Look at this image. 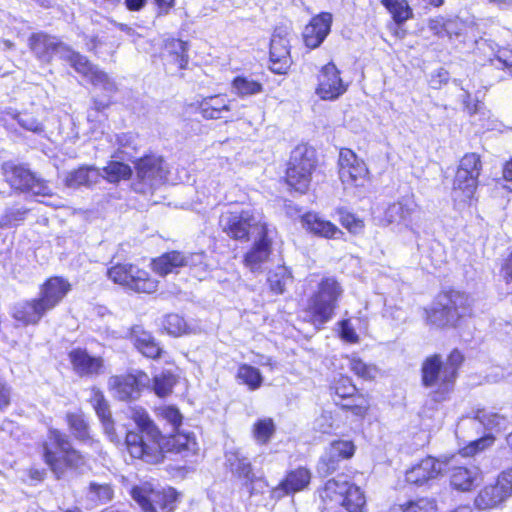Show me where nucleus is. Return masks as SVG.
Instances as JSON below:
<instances>
[{"instance_id": "nucleus-26", "label": "nucleus", "mask_w": 512, "mask_h": 512, "mask_svg": "<svg viewBox=\"0 0 512 512\" xmlns=\"http://www.w3.org/2000/svg\"><path fill=\"white\" fill-rule=\"evenodd\" d=\"M312 479V470L305 465H299L285 472L277 485L273 487L272 493L277 498L294 496L297 493L308 490Z\"/></svg>"}, {"instance_id": "nucleus-11", "label": "nucleus", "mask_w": 512, "mask_h": 512, "mask_svg": "<svg viewBox=\"0 0 512 512\" xmlns=\"http://www.w3.org/2000/svg\"><path fill=\"white\" fill-rule=\"evenodd\" d=\"M129 495L142 512H174L181 499V493L176 488H156L150 482L133 485Z\"/></svg>"}, {"instance_id": "nucleus-59", "label": "nucleus", "mask_w": 512, "mask_h": 512, "mask_svg": "<svg viewBox=\"0 0 512 512\" xmlns=\"http://www.w3.org/2000/svg\"><path fill=\"white\" fill-rule=\"evenodd\" d=\"M494 442L495 436L492 434H486L476 440L471 441L466 448L470 454H476L490 447Z\"/></svg>"}, {"instance_id": "nucleus-51", "label": "nucleus", "mask_w": 512, "mask_h": 512, "mask_svg": "<svg viewBox=\"0 0 512 512\" xmlns=\"http://www.w3.org/2000/svg\"><path fill=\"white\" fill-rule=\"evenodd\" d=\"M178 380L177 376L170 371H164L152 379V390L159 398L169 396Z\"/></svg>"}, {"instance_id": "nucleus-36", "label": "nucleus", "mask_w": 512, "mask_h": 512, "mask_svg": "<svg viewBox=\"0 0 512 512\" xmlns=\"http://www.w3.org/2000/svg\"><path fill=\"white\" fill-rule=\"evenodd\" d=\"M509 499L508 495L494 481L483 486L477 493L474 504L478 509L491 510L501 506Z\"/></svg>"}, {"instance_id": "nucleus-14", "label": "nucleus", "mask_w": 512, "mask_h": 512, "mask_svg": "<svg viewBox=\"0 0 512 512\" xmlns=\"http://www.w3.org/2000/svg\"><path fill=\"white\" fill-rule=\"evenodd\" d=\"M261 224L266 221L257 220L252 210H228L219 217V226L226 236L237 242H249L251 230H256L259 235Z\"/></svg>"}, {"instance_id": "nucleus-57", "label": "nucleus", "mask_w": 512, "mask_h": 512, "mask_svg": "<svg viewBox=\"0 0 512 512\" xmlns=\"http://www.w3.org/2000/svg\"><path fill=\"white\" fill-rule=\"evenodd\" d=\"M315 429L321 434L330 435L334 429V416L332 411H323L315 419Z\"/></svg>"}, {"instance_id": "nucleus-16", "label": "nucleus", "mask_w": 512, "mask_h": 512, "mask_svg": "<svg viewBox=\"0 0 512 512\" xmlns=\"http://www.w3.org/2000/svg\"><path fill=\"white\" fill-rule=\"evenodd\" d=\"M444 473L451 491L470 493L483 482V472L479 466L472 463H455L453 457L445 456Z\"/></svg>"}, {"instance_id": "nucleus-56", "label": "nucleus", "mask_w": 512, "mask_h": 512, "mask_svg": "<svg viewBox=\"0 0 512 512\" xmlns=\"http://www.w3.org/2000/svg\"><path fill=\"white\" fill-rule=\"evenodd\" d=\"M89 492L93 495L94 499L102 504L111 501L114 497V490L111 484H99L91 482L88 486Z\"/></svg>"}, {"instance_id": "nucleus-15", "label": "nucleus", "mask_w": 512, "mask_h": 512, "mask_svg": "<svg viewBox=\"0 0 512 512\" xmlns=\"http://www.w3.org/2000/svg\"><path fill=\"white\" fill-rule=\"evenodd\" d=\"M190 43L175 36L163 39L160 57L164 70L171 77L184 78L190 69Z\"/></svg>"}, {"instance_id": "nucleus-10", "label": "nucleus", "mask_w": 512, "mask_h": 512, "mask_svg": "<svg viewBox=\"0 0 512 512\" xmlns=\"http://www.w3.org/2000/svg\"><path fill=\"white\" fill-rule=\"evenodd\" d=\"M317 494L325 505L341 507L347 512H366L364 491L354 482L329 478L317 488Z\"/></svg>"}, {"instance_id": "nucleus-3", "label": "nucleus", "mask_w": 512, "mask_h": 512, "mask_svg": "<svg viewBox=\"0 0 512 512\" xmlns=\"http://www.w3.org/2000/svg\"><path fill=\"white\" fill-rule=\"evenodd\" d=\"M464 362L465 355L458 348H453L445 360L439 353L426 356L420 367L421 385L433 389L434 400H446L454 389Z\"/></svg>"}, {"instance_id": "nucleus-33", "label": "nucleus", "mask_w": 512, "mask_h": 512, "mask_svg": "<svg viewBox=\"0 0 512 512\" xmlns=\"http://www.w3.org/2000/svg\"><path fill=\"white\" fill-rule=\"evenodd\" d=\"M151 269L157 275L166 277L172 273H178L180 269L188 265V256L179 250H170L151 259Z\"/></svg>"}, {"instance_id": "nucleus-4", "label": "nucleus", "mask_w": 512, "mask_h": 512, "mask_svg": "<svg viewBox=\"0 0 512 512\" xmlns=\"http://www.w3.org/2000/svg\"><path fill=\"white\" fill-rule=\"evenodd\" d=\"M473 316L470 296L453 288L441 290L436 296V305L423 308L425 323L439 329H457Z\"/></svg>"}, {"instance_id": "nucleus-6", "label": "nucleus", "mask_w": 512, "mask_h": 512, "mask_svg": "<svg viewBox=\"0 0 512 512\" xmlns=\"http://www.w3.org/2000/svg\"><path fill=\"white\" fill-rule=\"evenodd\" d=\"M71 289V283L63 276L46 278L39 286L37 297L23 301L15 308L14 319L26 326L37 325L47 312L63 302Z\"/></svg>"}, {"instance_id": "nucleus-50", "label": "nucleus", "mask_w": 512, "mask_h": 512, "mask_svg": "<svg viewBox=\"0 0 512 512\" xmlns=\"http://www.w3.org/2000/svg\"><path fill=\"white\" fill-rule=\"evenodd\" d=\"M338 221L343 228L350 234L358 235L364 231L365 221L354 212L349 211L345 207H338L336 209Z\"/></svg>"}, {"instance_id": "nucleus-37", "label": "nucleus", "mask_w": 512, "mask_h": 512, "mask_svg": "<svg viewBox=\"0 0 512 512\" xmlns=\"http://www.w3.org/2000/svg\"><path fill=\"white\" fill-rule=\"evenodd\" d=\"M64 420L69 431L77 441L89 444L99 443L91 434L89 421L82 411L67 412Z\"/></svg>"}, {"instance_id": "nucleus-5", "label": "nucleus", "mask_w": 512, "mask_h": 512, "mask_svg": "<svg viewBox=\"0 0 512 512\" xmlns=\"http://www.w3.org/2000/svg\"><path fill=\"white\" fill-rule=\"evenodd\" d=\"M321 174L317 151L303 144L290 153L280 182L286 186L289 194L304 196L314 190V180Z\"/></svg>"}, {"instance_id": "nucleus-29", "label": "nucleus", "mask_w": 512, "mask_h": 512, "mask_svg": "<svg viewBox=\"0 0 512 512\" xmlns=\"http://www.w3.org/2000/svg\"><path fill=\"white\" fill-rule=\"evenodd\" d=\"M332 25V14L321 12L313 16L303 29L302 39L308 49L318 48L328 36Z\"/></svg>"}, {"instance_id": "nucleus-30", "label": "nucleus", "mask_w": 512, "mask_h": 512, "mask_svg": "<svg viewBox=\"0 0 512 512\" xmlns=\"http://www.w3.org/2000/svg\"><path fill=\"white\" fill-rule=\"evenodd\" d=\"M68 359L73 371L80 377L96 376L104 371V360L90 355L85 348L77 347L69 351Z\"/></svg>"}, {"instance_id": "nucleus-23", "label": "nucleus", "mask_w": 512, "mask_h": 512, "mask_svg": "<svg viewBox=\"0 0 512 512\" xmlns=\"http://www.w3.org/2000/svg\"><path fill=\"white\" fill-rule=\"evenodd\" d=\"M269 224H261L259 235L242 256V264L250 272L262 271L263 265L270 259L273 253V238Z\"/></svg>"}, {"instance_id": "nucleus-25", "label": "nucleus", "mask_w": 512, "mask_h": 512, "mask_svg": "<svg viewBox=\"0 0 512 512\" xmlns=\"http://www.w3.org/2000/svg\"><path fill=\"white\" fill-rule=\"evenodd\" d=\"M348 89V84L341 78V72L334 62L323 65L317 75L315 93L322 100L333 101L342 96Z\"/></svg>"}, {"instance_id": "nucleus-24", "label": "nucleus", "mask_w": 512, "mask_h": 512, "mask_svg": "<svg viewBox=\"0 0 512 512\" xmlns=\"http://www.w3.org/2000/svg\"><path fill=\"white\" fill-rule=\"evenodd\" d=\"M70 66L94 87H102L104 90L116 92L117 86L109 75L92 63L89 58L77 51H70L67 56Z\"/></svg>"}, {"instance_id": "nucleus-34", "label": "nucleus", "mask_w": 512, "mask_h": 512, "mask_svg": "<svg viewBox=\"0 0 512 512\" xmlns=\"http://www.w3.org/2000/svg\"><path fill=\"white\" fill-rule=\"evenodd\" d=\"M380 3L390 14L395 25L392 35L399 39L404 38L406 31L401 26L414 17L413 9L408 0H380Z\"/></svg>"}, {"instance_id": "nucleus-47", "label": "nucleus", "mask_w": 512, "mask_h": 512, "mask_svg": "<svg viewBox=\"0 0 512 512\" xmlns=\"http://www.w3.org/2000/svg\"><path fill=\"white\" fill-rule=\"evenodd\" d=\"M104 179L108 183L118 184L121 181L130 180L133 175L132 168L122 161H109L103 167Z\"/></svg>"}, {"instance_id": "nucleus-1", "label": "nucleus", "mask_w": 512, "mask_h": 512, "mask_svg": "<svg viewBox=\"0 0 512 512\" xmlns=\"http://www.w3.org/2000/svg\"><path fill=\"white\" fill-rule=\"evenodd\" d=\"M130 419L136 428L128 429L124 435V451L132 461L160 464L164 461V433L141 406L132 407Z\"/></svg>"}, {"instance_id": "nucleus-20", "label": "nucleus", "mask_w": 512, "mask_h": 512, "mask_svg": "<svg viewBox=\"0 0 512 512\" xmlns=\"http://www.w3.org/2000/svg\"><path fill=\"white\" fill-rule=\"evenodd\" d=\"M337 169L341 182L351 187L363 186L369 176L365 161L347 147L339 149Z\"/></svg>"}, {"instance_id": "nucleus-41", "label": "nucleus", "mask_w": 512, "mask_h": 512, "mask_svg": "<svg viewBox=\"0 0 512 512\" xmlns=\"http://www.w3.org/2000/svg\"><path fill=\"white\" fill-rule=\"evenodd\" d=\"M293 280L294 276L291 268L285 265L276 266L267 275L268 288L275 295L283 294L287 285L293 283Z\"/></svg>"}, {"instance_id": "nucleus-64", "label": "nucleus", "mask_w": 512, "mask_h": 512, "mask_svg": "<svg viewBox=\"0 0 512 512\" xmlns=\"http://www.w3.org/2000/svg\"><path fill=\"white\" fill-rule=\"evenodd\" d=\"M158 16L168 15L175 7L176 0H153Z\"/></svg>"}, {"instance_id": "nucleus-35", "label": "nucleus", "mask_w": 512, "mask_h": 512, "mask_svg": "<svg viewBox=\"0 0 512 512\" xmlns=\"http://www.w3.org/2000/svg\"><path fill=\"white\" fill-rule=\"evenodd\" d=\"M301 223L309 233L325 239H337L344 235L333 222L322 219L317 213L308 211L301 216Z\"/></svg>"}, {"instance_id": "nucleus-46", "label": "nucleus", "mask_w": 512, "mask_h": 512, "mask_svg": "<svg viewBox=\"0 0 512 512\" xmlns=\"http://www.w3.org/2000/svg\"><path fill=\"white\" fill-rule=\"evenodd\" d=\"M276 432V424L273 418L264 417L257 419L251 427V434L258 445H267Z\"/></svg>"}, {"instance_id": "nucleus-19", "label": "nucleus", "mask_w": 512, "mask_h": 512, "mask_svg": "<svg viewBox=\"0 0 512 512\" xmlns=\"http://www.w3.org/2000/svg\"><path fill=\"white\" fill-rule=\"evenodd\" d=\"M476 61L481 66H491L512 78V47L497 46L491 40L477 42L475 49Z\"/></svg>"}, {"instance_id": "nucleus-18", "label": "nucleus", "mask_w": 512, "mask_h": 512, "mask_svg": "<svg viewBox=\"0 0 512 512\" xmlns=\"http://www.w3.org/2000/svg\"><path fill=\"white\" fill-rule=\"evenodd\" d=\"M148 375L143 370L112 375L109 378L108 389L114 397L123 402L139 399L147 387Z\"/></svg>"}, {"instance_id": "nucleus-31", "label": "nucleus", "mask_w": 512, "mask_h": 512, "mask_svg": "<svg viewBox=\"0 0 512 512\" xmlns=\"http://www.w3.org/2000/svg\"><path fill=\"white\" fill-rule=\"evenodd\" d=\"M128 338L133 347L147 359L157 360L164 353L152 333L140 325H134L129 329Z\"/></svg>"}, {"instance_id": "nucleus-40", "label": "nucleus", "mask_w": 512, "mask_h": 512, "mask_svg": "<svg viewBox=\"0 0 512 512\" xmlns=\"http://www.w3.org/2000/svg\"><path fill=\"white\" fill-rule=\"evenodd\" d=\"M99 170L94 166L80 165L66 174L65 185L69 188L91 186L97 182Z\"/></svg>"}, {"instance_id": "nucleus-9", "label": "nucleus", "mask_w": 512, "mask_h": 512, "mask_svg": "<svg viewBox=\"0 0 512 512\" xmlns=\"http://www.w3.org/2000/svg\"><path fill=\"white\" fill-rule=\"evenodd\" d=\"M327 394L337 408L356 419L363 420L371 412L370 394L363 392L347 374H339L331 379L327 385Z\"/></svg>"}, {"instance_id": "nucleus-32", "label": "nucleus", "mask_w": 512, "mask_h": 512, "mask_svg": "<svg viewBox=\"0 0 512 512\" xmlns=\"http://www.w3.org/2000/svg\"><path fill=\"white\" fill-rule=\"evenodd\" d=\"M28 47L38 60L45 63H50L60 48L70 50L69 47L64 46L61 41H56L46 32L32 33L28 38Z\"/></svg>"}, {"instance_id": "nucleus-63", "label": "nucleus", "mask_w": 512, "mask_h": 512, "mask_svg": "<svg viewBox=\"0 0 512 512\" xmlns=\"http://www.w3.org/2000/svg\"><path fill=\"white\" fill-rule=\"evenodd\" d=\"M463 108L470 115H475L480 108V101L466 93L463 99Z\"/></svg>"}, {"instance_id": "nucleus-62", "label": "nucleus", "mask_w": 512, "mask_h": 512, "mask_svg": "<svg viewBox=\"0 0 512 512\" xmlns=\"http://www.w3.org/2000/svg\"><path fill=\"white\" fill-rule=\"evenodd\" d=\"M499 272L503 281L507 285L512 284V248L509 250L507 255L502 259Z\"/></svg>"}, {"instance_id": "nucleus-58", "label": "nucleus", "mask_w": 512, "mask_h": 512, "mask_svg": "<svg viewBox=\"0 0 512 512\" xmlns=\"http://www.w3.org/2000/svg\"><path fill=\"white\" fill-rule=\"evenodd\" d=\"M339 336L345 342L356 344L360 341V337L353 328L349 319H343L339 322Z\"/></svg>"}, {"instance_id": "nucleus-28", "label": "nucleus", "mask_w": 512, "mask_h": 512, "mask_svg": "<svg viewBox=\"0 0 512 512\" xmlns=\"http://www.w3.org/2000/svg\"><path fill=\"white\" fill-rule=\"evenodd\" d=\"M292 64L290 44L286 36L273 33L269 45V68L274 74H286Z\"/></svg>"}, {"instance_id": "nucleus-7", "label": "nucleus", "mask_w": 512, "mask_h": 512, "mask_svg": "<svg viewBox=\"0 0 512 512\" xmlns=\"http://www.w3.org/2000/svg\"><path fill=\"white\" fill-rule=\"evenodd\" d=\"M343 294V286L336 276L321 275L315 290L301 308L305 315L304 321L316 329L322 328L334 318Z\"/></svg>"}, {"instance_id": "nucleus-45", "label": "nucleus", "mask_w": 512, "mask_h": 512, "mask_svg": "<svg viewBox=\"0 0 512 512\" xmlns=\"http://www.w3.org/2000/svg\"><path fill=\"white\" fill-rule=\"evenodd\" d=\"M235 378L238 383L245 385L250 391L259 389L263 384L260 370L247 363L238 365Z\"/></svg>"}, {"instance_id": "nucleus-55", "label": "nucleus", "mask_w": 512, "mask_h": 512, "mask_svg": "<svg viewBox=\"0 0 512 512\" xmlns=\"http://www.w3.org/2000/svg\"><path fill=\"white\" fill-rule=\"evenodd\" d=\"M157 415L166 420L172 426L173 431L180 429L183 423V415L174 405H165L158 408Z\"/></svg>"}, {"instance_id": "nucleus-21", "label": "nucleus", "mask_w": 512, "mask_h": 512, "mask_svg": "<svg viewBox=\"0 0 512 512\" xmlns=\"http://www.w3.org/2000/svg\"><path fill=\"white\" fill-rule=\"evenodd\" d=\"M357 447L353 440H332L317 461V471L323 476H329L340 468L342 461L352 459Z\"/></svg>"}, {"instance_id": "nucleus-8", "label": "nucleus", "mask_w": 512, "mask_h": 512, "mask_svg": "<svg viewBox=\"0 0 512 512\" xmlns=\"http://www.w3.org/2000/svg\"><path fill=\"white\" fill-rule=\"evenodd\" d=\"M107 279L124 291L137 295H153L160 288V281L153 272L136 262H110L106 269Z\"/></svg>"}, {"instance_id": "nucleus-22", "label": "nucleus", "mask_w": 512, "mask_h": 512, "mask_svg": "<svg viewBox=\"0 0 512 512\" xmlns=\"http://www.w3.org/2000/svg\"><path fill=\"white\" fill-rule=\"evenodd\" d=\"M447 460L426 455L404 473V483L409 487H421L443 475Z\"/></svg>"}, {"instance_id": "nucleus-39", "label": "nucleus", "mask_w": 512, "mask_h": 512, "mask_svg": "<svg viewBox=\"0 0 512 512\" xmlns=\"http://www.w3.org/2000/svg\"><path fill=\"white\" fill-rule=\"evenodd\" d=\"M417 204L413 196H406L390 203L384 211L383 221L386 224L401 222L409 219Z\"/></svg>"}, {"instance_id": "nucleus-27", "label": "nucleus", "mask_w": 512, "mask_h": 512, "mask_svg": "<svg viewBox=\"0 0 512 512\" xmlns=\"http://www.w3.org/2000/svg\"><path fill=\"white\" fill-rule=\"evenodd\" d=\"M162 446L164 458L167 453L180 454L183 457L196 456L200 450L195 434L180 429L164 434Z\"/></svg>"}, {"instance_id": "nucleus-52", "label": "nucleus", "mask_w": 512, "mask_h": 512, "mask_svg": "<svg viewBox=\"0 0 512 512\" xmlns=\"http://www.w3.org/2000/svg\"><path fill=\"white\" fill-rule=\"evenodd\" d=\"M233 458L229 460L231 471L239 479H245L246 483L252 484L255 480L253 468L249 461H247L239 452L232 453Z\"/></svg>"}, {"instance_id": "nucleus-12", "label": "nucleus", "mask_w": 512, "mask_h": 512, "mask_svg": "<svg viewBox=\"0 0 512 512\" xmlns=\"http://www.w3.org/2000/svg\"><path fill=\"white\" fill-rule=\"evenodd\" d=\"M0 171L4 182L15 193H29L34 196L51 195L47 181L40 178L26 164L12 160L4 161Z\"/></svg>"}, {"instance_id": "nucleus-17", "label": "nucleus", "mask_w": 512, "mask_h": 512, "mask_svg": "<svg viewBox=\"0 0 512 512\" xmlns=\"http://www.w3.org/2000/svg\"><path fill=\"white\" fill-rule=\"evenodd\" d=\"M195 112L207 121L234 122L235 100L225 92L202 96L194 103Z\"/></svg>"}, {"instance_id": "nucleus-38", "label": "nucleus", "mask_w": 512, "mask_h": 512, "mask_svg": "<svg viewBox=\"0 0 512 512\" xmlns=\"http://www.w3.org/2000/svg\"><path fill=\"white\" fill-rule=\"evenodd\" d=\"M164 159L155 154H145L134 162L137 177L140 181L152 180L163 175Z\"/></svg>"}, {"instance_id": "nucleus-42", "label": "nucleus", "mask_w": 512, "mask_h": 512, "mask_svg": "<svg viewBox=\"0 0 512 512\" xmlns=\"http://www.w3.org/2000/svg\"><path fill=\"white\" fill-rule=\"evenodd\" d=\"M89 403L93 407L96 415L98 416L105 429L107 431L114 430V420L112 418L109 404L105 398L104 393L100 389L95 387L91 389V397L89 398Z\"/></svg>"}, {"instance_id": "nucleus-53", "label": "nucleus", "mask_w": 512, "mask_h": 512, "mask_svg": "<svg viewBox=\"0 0 512 512\" xmlns=\"http://www.w3.org/2000/svg\"><path fill=\"white\" fill-rule=\"evenodd\" d=\"M162 326L167 334L175 337L184 335L190 330L186 320L176 313L167 314L163 319Z\"/></svg>"}, {"instance_id": "nucleus-48", "label": "nucleus", "mask_w": 512, "mask_h": 512, "mask_svg": "<svg viewBox=\"0 0 512 512\" xmlns=\"http://www.w3.org/2000/svg\"><path fill=\"white\" fill-rule=\"evenodd\" d=\"M428 27L432 33L439 38L447 37L451 39L461 34L458 29V22L450 18H432L429 20Z\"/></svg>"}, {"instance_id": "nucleus-13", "label": "nucleus", "mask_w": 512, "mask_h": 512, "mask_svg": "<svg viewBox=\"0 0 512 512\" xmlns=\"http://www.w3.org/2000/svg\"><path fill=\"white\" fill-rule=\"evenodd\" d=\"M482 168L481 156L476 152L465 153L459 160L453 180V191L468 205L477 201L475 194Z\"/></svg>"}, {"instance_id": "nucleus-43", "label": "nucleus", "mask_w": 512, "mask_h": 512, "mask_svg": "<svg viewBox=\"0 0 512 512\" xmlns=\"http://www.w3.org/2000/svg\"><path fill=\"white\" fill-rule=\"evenodd\" d=\"M389 512H438V502L434 497L421 496L394 505Z\"/></svg>"}, {"instance_id": "nucleus-54", "label": "nucleus", "mask_w": 512, "mask_h": 512, "mask_svg": "<svg viewBox=\"0 0 512 512\" xmlns=\"http://www.w3.org/2000/svg\"><path fill=\"white\" fill-rule=\"evenodd\" d=\"M29 210L25 208H7L0 216V228L9 229L17 227L24 222Z\"/></svg>"}, {"instance_id": "nucleus-60", "label": "nucleus", "mask_w": 512, "mask_h": 512, "mask_svg": "<svg viewBox=\"0 0 512 512\" xmlns=\"http://www.w3.org/2000/svg\"><path fill=\"white\" fill-rule=\"evenodd\" d=\"M25 481L30 485L42 483L47 477V471L43 467L32 465L25 471Z\"/></svg>"}, {"instance_id": "nucleus-2", "label": "nucleus", "mask_w": 512, "mask_h": 512, "mask_svg": "<svg viewBox=\"0 0 512 512\" xmlns=\"http://www.w3.org/2000/svg\"><path fill=\"white\" fill-rule=\"evenodd\" d=\"M40 455L56 480L79 475L88 468V457L77 449L69 437L57 428H49L47 439L40 443Z\"/></svg>"}, {"instance_id": "nucleus-61", "label": "nucleus", "mask_w": 512, "mask_h": 512, "mask_svg": "<svg viewBox=\"0 0 512 512\" xmlns=\"http://www.w3.org/2000/svg\"><path fill=\"white\" fill-rule=\"evenodd\" d=\"M495 482L509 498L512 497V467L502 470L495 478Z\"/></svg>"}, {"instance_id": "nucleus-44", "label": "nucleus", "mask_w": 512, "mask_h": 512, "mask_svg": "<svg viewBox=\"0 0 512 512\" xmlns=\"http://www.w3.org/2000/svg\"><path fill=\"white\" fill-rule=\"evenodd\" d=\"M350 371L364 381H375L380 374V368L373 363L365 362L357 354L347 356Z\"/></svg>"}, {"instance_id": "nucleus-49", "label": "nucleus", "mask_w": 512, "mask_h": 512, "mask_svg": "<svg viewBox=\"0 0 512 512\" xmlns=\"http://www.w3.org/2000/svg\"><path fill=\"white\" fill-rule=\"evenodd\" d=\"M231 87L240 98L253 96L263 92L261 82L251 79L248 76L237 75L231 81Z\"/></svg>"}]
</instances>
